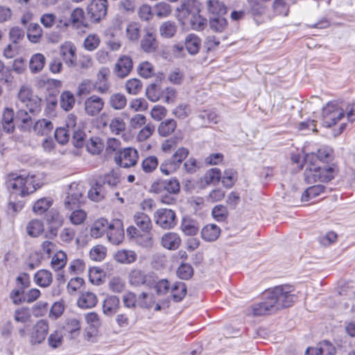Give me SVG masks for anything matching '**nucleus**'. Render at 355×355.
<instances>
[{"label":"nucleus","mask_w":355,"mask_h":355,"mask_svg":"<svg viewBox=\"0 0 355 355\" xmlns=\"http://www.w3.org/2000/svg\"><path fill=\"white\" fill-rule=\"evenodd\" d=\"M34 179V175L26 173H10L8 175L6 186L9 189H12L13 193L24 197L36 190Z\"/></svg>","instance_id":"f257e3e1"},{"label":"nucleus","mask_w":355,"mask_h":355,"mask_svg":"<svg viewBox=\"0 0 355 355\" xmlns=\"http://www.w3.org/2000/svg\"><path fill=\"white\" fill-rule=\"evenodd\" d=\"M293 291L294 288L291 285H279L266 290V295L269 294V300L274 302L275 308L277 311L293 305L295 298Z\"/></svg>","instance_id":"f03ea898"},{"label":"nucleus","mask_w":355,"mask_h":355,"mask_svg":"<svg viewBox=\"0 0 355 355\" xmlns=\"http://www.w3.org/2000/svg\"><path fill=\"white\" fill-rule=\"evenodd\" d=\"M306 162L304 172V180L308 184H312L317 181L329 182L335 175L334 168L329 166H319L318 164L309 161Z\"/></svg>","instance_id":"7ed1b4c3"},{"label":"nucleus","mask_w":355,"mask_h":355,"mask_svg":"<svg viewBox=\"0 0 355 355\" xmlns=\"http://www.w3.org/2000/svg\"><path fill=\"white\" fill-rule=\"evenodd\" d=\"M120 182L119 173L114 170L105 174L102 179L96 181L95 185L89 191V197L95 201H98L103 198L105 194V186L114 188Z\"/></svg>","instance_id":"20e7f679"},{"label":"nucleus","mask_w":355,"mask_h":355,"mask_svg":"<svg viewBox=\"0 0 355 355\" xmlns=\"http://www.w3.org/2000/svg\"><path fill=\"white\" fill-rule=\"evenodd\" d=\"M189 155V150L184 147L179 148L169 158L164 159L159 166L161 173L169 175L180 168L182 162Z\"/></svg>","instance_id":"39448f33"},{"label":"nucleus","mask_w":355,"mask_h":355,"mask_svg":"<svg viewBox=\"0 0 355 355\" xmlns=\"http://www.w3.org/2000/svg\"><path fill=\"white\" fill-rule=\"evenodd\" d=\"M345 111L338 104L329 102L322 109V125L331 128L345 116Z\"/></svg>","instance_id":"423d86ee"},{"label":"nucleus","mask_w":355,"mask_h":355,"mask_svg":"<svg viewBox=\"0 0 355 355\" xmlns=\"http://www.w3.org/2000/svg\"><path fill=\"white\" fill-rule=\"evenodd\" d=\"M128 282L133 286H146L153 288L155 284V275L154 272L133 269L128 274Z\"/></svg>","instance_id":"0eeeda50"},{"label":"nucleus","mask_w":355,"mask_h":355,"mask_svg":"<svg viewBox=\"0 0 355 355\" xmlns=\"http://www.w3.org/2000/svg\"><path fill=\"white\" fill-rule=\"evenodd\" d=\"M155 223L164 230H170L175 227L178 223L175 212L169 209H158L154 214Z\"/></svg>","instance_id":"6e6552de"},{"label":"nucleus","mask_w":355,"mask_h":355,"mask_svg":"<svg viewBox=\"0 0 355 355\" xmlns=\"http://www.w3.org/2000/svg\"><path fill=\"white\" fill-rule=\"evenodd\" d=\"M107 0H92L87 7V15L93 23H98L107 15Z\"/></svg>","instance_id":"1a4fd4ad"},{"label":"nucleus","mask_w":355,"mask_h":355,"mask_svg":"<svg viewBox=\"0 0 355 355\" xmlns=\"http://www.w3.org/2000/svg\"><path fill=\"white\" fill-rule=\"evenodd\" d=\"M178 17L182 24H187V20L200 12V3L197 0H184L177 8Z\"/></svg>","instance_id":"9d476101"},{"label":"nucleus","mask_w":355,"mask_h":355,"mask_svg":"<svg viewBox=\"0 0 355 355\" xmlns=\"http://www.w3.org/2000/svg\"><path fill=\"white\" fill-rule=\"evenodd\" d=\"M138 152L133 148H126L119 150L115 156L116 163L123 168H129L135 166L138 160Z\"/></svg>","instance_id":"9b49d317"},{"label":"nucleus","mask_w":355,"mask_h":355,"mask_svg":"<svg viewBox=\"0 0 355 355\" xmlns=\"http://www.w3.org/2000/svg\"><path fill=\"white\" fill-rule=\"evenodd\" d=\"M107 238L114 245H119L124 238L123 223L119 219H113L109 223V228L107 230Z\"/></svg>","instance_id":"f8f14e48"},{"label":"nucleus","mask_w":355,"mask_h":355,"mask_svg":"<svg viewBox=\"0 0 355 355\" xmlns=\"http://www.w3.org/2000/svg\"><path fill=\"white\" fill-rule=\"evenodd\" d=\"M273 302L269 300V295L265 291L262 295V300L251 306V311L254 316H261L275 313L276 311Z\"/></svg>","instance_id":"ddd939ff"},{"label":"nucleus","mask_w":355,"mask_h":355,"mask_svg":"<svg viewBox=\"0 0 355 355\" xmlns=\"http://www.w3.org/2000/svg\"><path fill=\"white\" fill-rule=\"evenodd\" d=\"M49 323L45 320H38L33 327L30 335V343L31 345H39L42 343L49 333Z\"/></svg>","instance_id":"4468645a"},{"label":"nucleus","mask_w":355,"mask_h":355,"mask_svg":"<svg viewBox=\"0 0 355 355\" xmlns=\"http://www.w3.org/2000/svg\"><path fill=\"white\" fill-rule=\"evenodd\" d=\"M180 190V182L176 178L159 180L151 186V191L154 193H179Z\"/></svg>","instance_id":"2eb2a0df"},{"label":"nucleus","mask_w":355,"mask_h":355,"mask_svg":"<svg viewBox=\"0 0 355 355\" xmlns=\"http://www.w3.org/2000/svg\"><path fill=\"white\" fill-rule=\"evenodd\" d=\"M82 195V189L78 184L76 182L70 184L67 191V196L64 200L65 208L71 210L77 207L80 202Z\"/></svg>","instance_id":"dca6fc26"},{"label":"nucleus","mask_w":355,"mask_h":355,"mask_svg":"<svg viewBox=\"0 0 355 355\" xmlns=\"http://www.w3.org/2000/svg\"><path fill=\"white\" fill-rule=\"evenodd\" d=\"M16 285L17 288L12 290L9 295L12 302H14L15 299L21 295L26 291V288L30 287L31 279L29 275L26 272H22L18 275L16 278Z\"/></svg>","instance_id":"f3484780"},{"label":"nucleus","mask_w":355,"mask_h":355,"mask_svg":"<svg viewBox=\"0 0 355 355\" xmlns=\"http://www.w3.org/2000/svg\"><path fill=\"white\" fill-rule=\"evenodd\" d=\"M103 106V100L96 95L89 96L85 101V110L88 115L92 116L98 114Z\"/></svg>","instance_id":"a211bd4d"},{"label":"nucleus","mask_w":355,"mask_h":355,"mask_svg":"<svg viewBox=\"0 0 355 355\" xmlns=\"http://www.w3.org/2000/svg\"><path fill=\"white\" fill-rule=\"evenodd\" d=\"M132 66L131 58L127 55H123L118 59L115 64L114 73L117 77L123 78L130 73Z\"/></svg>","instance_id":"6ab92c4d"},{"label":"nucleus","mask_w":355,"mask_h":355,"mask_svg":"<svg viewBox=\"0 0 355 355\" xmlns=\"http://www.w3.org/2000/svg\"><path fill=\"white\" fill-rule=\"evenodd\" d=\"M76 50L71 42H65L60 46V55L68 67H74L76 64Z\"/></svg>","instance_id":"aec40b11"},{"label":"nucleus","mask_w":355,"mask_h":355,"mask_svg":"<svg viewBox=\"0 0 355 355\" xmlns=\"http://www.w3.org/2000/svg\"><path fill=\"white\" fill-rule=\"evenodd\" d=\"M110 71L107 68H102L97 73L96 82L94 83V88L100 94L107 93L110 87L108 81Z\"/></svg>","instance_id":"412c9836"},{"label":"nucleus","mask_w":355,"mask_h":355,"mask_svg":"<svg viewBox=\"0 0 355 355\" xmlns=\"http://www.w3.org/2000/svg\"><path fill=\"white\" fill-rule=\"evenodd\" d=\"M336 349L334 345L327 340H324L318 344L316 347H308L305 355H335Z\"/></svg>","instance_id":"4be33fe9"},{"label":"nucleus","mask_w":355,"mask_h":355,"mask_svg":"<svg viewBox=\"0 0 355 355\" xmlns=\"http://www.w3.org/2000/svg\"><path fill=\"white\" fill-rule=\"evenodd\" d=\"M120 300L115 295L108 296L103 303V311L107 316L114 315L119 309Z\"/></svg>","instance_id":"5701e85b"},{"label":"nucleus","mask_w":355,"mask_h":355,"mask_svg":"<svg viewBox=\"0 0 355 355\" xmlns=\"http://www.w3.org/2000/svg\"><path fill=\"white\" fill-rule=\"evenodd\" d=\"M332 150L328 147L324 146L318 150L316 154H306L304 161L309 162L311 159H316L324 163H327L332 159Z\"/></svg>","instance_id":"b1692460"},{"label":"nucleus","mask_w":355,"mask_h":355,"mask_svg":"<svg viewBox=\"0 0 355 355\" xmlns=\"http://www.w3.org/2000/svg\"><path fill=\"white\" fill-rule=\"evenodd\" d=\"M108 220L104 218H101L96 220L90 228V235L92 237L98 239L107 233L109 228Z\"/></svg>","instance_id":"393cba45"},{"label":"nucleus","mask_w":355,"mask_h":355,"mask_svg":"<svg viewBox=\"0 0 355 355\" xmlns=\"http://www.w3.org/2000/svg\"><path fill=\"white\" fill-rule=\"evenodd\" d=\"M41 295V292L37 288H31L25 291L18 298L15 299L12 303L15 305H20L23 303L31 304L36 301Z\"/></svg>","instance_id":"a878e982"},{"label":"nucleus","mask_w":355,"mask_h":355,"mask_svg":"<svg viewBox=\"0 0 355 355\" xmlns=\"http://www.w3.org/2000/svg\"><path fill=\"white\" fill-rule=\"evenodd\" d=\"M33 279L37 286L42 288H46L52 283V273L47 270H39L35 273Z\"/></svg>","instance_id":"bb28decb"},{"label":"nucleus","mask_w":355,"mask_h":355,"mask_svg":"<svg viewBox=\"0 0 355 355\" xmlns=\"http://www.w3.org/2000/svg\"><path fill=\"white\" fill-rule=\"evenodd\" d=\"M97 302V297L94 293L85 292L80 295L78 300L77 304L80 308L87 309L94 307Z\"/></svg>","instance_id":"cd10ccee"},{"label":"nucleus","mask_w":355,"mask_h":355,"mask_svg":"<svg viewBox=\"0 0 355 355\" xmlns=\"http://www.w3.org/2000/svg\"><path fill=\"white\" fill-rule=\"evenodd\" d=\"M181 239L178 234L166 233L162 238V245L168 250H176L180 245Z\"/></svg>","instance_id":"c85d7f7f"},{"label":"nucleus","mask_w":355,"mask_h":355,"mask_svg":"<svg viewBox=\"0 0 355 355\" xmlns=\"http://www.w3.org/2000/svg\"><path fill=\"white\" fill-rule=\"evenodd\" d=\"M220 234V229L215 224L205 226L201 231V236L206 241H216Z\"/></svg>","instance_id":"c756f323"},{"label":"nucleus","mask_w":355,"mask_h":355,"mask_svg":"<svg viewBox=\"0 0 355 355\" xmlns=\"http://www.w3.org/2000/svg\"><path fill=\"white\" fill-rule=\"evenodd\" d=\"M137 258V255L133 250H118L114 254V259L123 264H130L134 263Z\"/></svg>","instance_id":"7c9ffc66"},{"label":"nucleus","mask_w":355,"mask_h":355,"mask_svg":"<svg viewBox=\"0 0 355 355\" xmlns=\"http://www.w3.org/2000/svg\"><path fill=\"white\" fill-rule=\"evenodd\" d=\"M158 46L155 35L148 32L141 40V48L146 53H153Z\"/></svg>","instance_id":"2f4dec72"},{"label":"nucleus","mask_w":355,"mask_h":355,"mask_svg":"<svg viewBox=\"0 0 355 355\" xmlns=\"http://www.w3.org/2000/svg\"><path fill=\"white\" fill-rule=\"evenodd\" d=\"M187 288L185 283L182 282H175L171 288V297L175 302H181L185 297Z\"/></svg>","instance_id":"473e14b6"},{"label":"nucleus","mask_w":355,"mask_h":355,"mask_svg":"<svg viewBox=\"0 0 355 355\" xmlns=\"http://www.w3.org/2000/svg\"><path fill=\"white\" fill-rule=\"evenodd\" d=\"M181 229L184 234L193 236L198 232L199 226L196 220L190 218L184 217L181 223Z\"/></svg>","instance_id":"72a5a7b5"},{"label":"nucleus","mask_w":355,"mask_h":355,"mask_svg":"<svg viewBox=\"0 0 355 355\" xmlns=\"http://www.w3.org/2000/svg\"><path fill=\"white\" fill-rule=\"evenodd\" d=\"M325 187L322 184H316L307 188L302 195L301 200L302 202H309L314 198L324 193Z\"/></svg>","instance_id":"f704fd0d"},{"label":"nucleus","mask_w":355,"mask_h":355,"mask_svg":"<svg viewBox=\"0 0 355 355\" xmlns=\"http://www.w3.org/2000/svg\"><path fill=\"white\" fill-rule=\"evenodd\" d=\"M207 6L208 12L211 16L225 15L227 12L225 4L218 0H209Z\"/></svg>","instance_id":"c9c22d12"},{"label":"nucleus","mask_w":355,"mask_h":355,"mask_svg":"<svg viewBox=\"0 0 355 355\" xmlns=\"http://www.w3.org/2000/svg\"><path fill=\"white\" fill-rule=\"evenodd\" d=\"M135 224L143 232H149L152 228V223L150 217L144 212H137L134 216Z\"/></svg>","instance_id":"e433bc0d"},{"label":"nucleus","mask_w":355,"mask_h":355,"mask_svg":"<svg viewBox=\"0 0 355 355\" xmlns=\"http://www.w3.org/2000/svg\"><path fill=\"white\" fill-rule=\"evenodd\" d=\"M46 62V58L42 53H35L32 55L29 62V68L33 73L41 71Z\"/></svg>","instance_id":"4c0bfd02"},{"label":"nucleus","mask_w":355,"mask_h":355,"mask_svg":"<svg viewBox=\"0 0 355 355\" xmlns=\"http://www.w3.org/2000/svg\"><path fill=\"white\" fill-rule=\"evenodd\" d=\"M53 129V125L49 120L42 119L35 122L33 130L39 135H47Z\"/></svg>","instance_id":"58836bf2"},{"label":"nucleus","mask_w":355,"mask_h":355,"mask_svg":"<svg viewBox=\"0 0 355 355\" xmlns=\"http://www.w3.org/2000/svg\"><path fill=\"white\" fill-rule=\"evenodd\" d=\"M178 30V26L175 21H166L163 22L159 28L160 35L164 38H171L173 37Z\"/></svg>","instance_id":"ea45409f"},{"label":"nucleus","mask_w":355,"mask_h":355,"mask_svg":"<svg viewBox=\"0 0 355 355\" xmlns=\"http://www.w3.org/2000/svg\"><path fill=\"white\" fill-rule=\"evenodd\" d=\"M201 44L200 39L194 34H189L185 40V47L191 55L196 54L200 49Z\"/></svg>","instance_id":"a19ab883"},{"label":"nucleus","mask_w":355,"mask_h":355,"mask_svg":"<svg viewBox=\"0 0 355 355\" xmlns=\"http://www.w3.org/2000/svg\"><path fill=\"white\" fill-rule=\"evenodd\" d=\"M42 36V29L37 23H31L27 28V37L32 43H38Z\"/></svg>","instance_id":"79ce46f5"},{"label":"nucleus","mask_w":355,"mask_h":355,"mask_svg":"<svg viewBox=\"0 0 355 355\" xmlns=\"http://www.w3.org/2000/svg\"><path fill=\"white\" fill-rule=\"evenodd\" d=\"M177 127V123L174 119H166L162 121L158 126V133L162 137H167L173 133Z\"/></svg>","instance_id":"37998d69"},{"label":"nucleus","mask_w":355,"mask_h":355,"mask_svg":"<svg viewBox=\"0 0 355 355\" xmlns=\"http://www.w3.org/2000/svg\"><path fill=\"white\" fill-rule=\"evenodd\" d=\"M223 16H210L209 26L213 31L221 33L226 28L227 21Z\"/></svg>","instance_id":"c03bdc74"},{"label":"nucleus","mask_w":355,"mask_h":355,"mask_svg":"<svg viewBox=\"0 0 355 355\" xmlns=\"http://www.w3.org/2000/svg\"><path fill=\"white\" fill-rule=\"evenodd\" d=\"M75 101L73 94L69 91H64L60 95V105L64 111L71 110L74 106Z\"/></svg>","instance_id":"a18cd8bd"},{"label":"nucleus","mask_w":355,"mask_h":355,"mask_svg":"<svg viewBox=\"0 0 355 355\" xmlns=\"http://www.w3.org/2000/svg\"><path fill=\"white\" fill-rule=\"evenodd\" d=\"M109 104L114 110H120L126 106L127 98L123 94L115 93L110 96Z\"/></svg>","instance_id":"49530a36"},{"label":"nucleus","mask_w":355,"mask_h":355,"mask_svg":"<svg viewBox=\"0 0 355 355\" xmlns=\"http://www.w3.org/2000/svg\"><path fill=\"white\" fill-rule=\"evenodd\" d=\"M87 150L92 155H98L103 150L104 144L101 138L92 137L85 145Z\"/></svg>","instance_id":"de8ad7c7"},{"label":"nucleus","mask_w":355,"mask_h":355,"mask_svg":"<svg viewBox=\"0 0 355 355\" xmlns=\"http://www.w3.org/2000/svg\"><path fill=\"white\" fill-rule=\"evenodd\" d=\"M26 231L31 237H37L44 231V224L40 220H32L28 223Z\"/></svg>","instance_id":"09e8293b"},{"label":"nucleus","mask_w":355,"mask_h":355,"mask_svg":"<svg viewBox=\"0 0 355 355\" xmlns=\"http://www.w3.org/2000/svg\"><path fill=\"white\" fill-rule=\"evenodd\" d=\"M187 23H189L192 29L200 31L204 30L207 26V19L198 13L191 17L187 20Z\"/></svg>","instance_id":"8fccbe9b"},{"label":"nucleus","mask_w":355,"mask_h":355,"mask_svg":"<svg viewBox=\"0 0 355 355\" xmlns=\"http://www.w3.org/2000/svg\"><path fill=\"white\" fill-rule=\"evenodd\" d=\"M146 95L150 101L156 102L158 101L163 96V90L161 87L153 83L148 86L146 89Z\"/></svg>","instance_id":"3c124183"},{"label":"nucleus","mask_w":355,"mask_h":355,"mask_svg":"<svg viewBox=\"0 0 355 355\" xmlns=\"http://www.w3.org/2000/svg\"><path fill=\"white\" fill-rule=\"evenodd\" d=\"M46 220L49 224L60 227L62 225L64 218L55 209H51L46 215Z\"/></svg>","instance_id":"603ef678"},{"label":"nucleus","mask_w":355,"mask_h":355,"mask_svg":"<svg viewBox=\"0 0 355 355\" xmlns=\"http://www.w3.org/2000/svg\"><path fill=\"white\" fill-rule=\"evenodd\" d=\"M70 20L73 25L77 26H87V24L85 22V12L80 8H76L72 11Z\"/></svg>","instance_id":"864d4df0"},{"label":"nucleus","mask_w":355,"mask_h":355,"mask_svg":"<svg viewBox=\"0 0 355 355\" xmlns=\"http://www.w3.org/2000/svg\"><path fill=\"white\" fill-rule=\"evenodd\" d=\"M67 254L62 251L57 252L51 259V266L55 270L63 268L67 263Z\"/></svg>","instance_id":"5fc2aeb1"},{"label":"nucleus","mask_w":355,"mask_h":355,"mask_svg":"<svg viewBox=\"0 0 355 355\" xmlns=\"http://www.w3.org/2000/svg\"><path fill=\"white\" fill-rule=\"evenodd\" d=\"M237 180V172L233 168L225 170L222 184L226 188H231Z\"/></svg>","instance_id":"6e6d98bb"},{"label":"nucleus","mask_w":355,"mask_h":355,"mask_svg":"<svg viewBox=\"0 0 355 355\" xmlns=\"http://www.w3.org/2000/svg\"><path fill=\"white\" fill-rule=\"evenodd\" d=\"M52 200L51 198H43L36 201L33 205V211L37 214L42 215L45 213L52 205Z\"/></svg>","instance_id":"4d7b16f0"},{"label":"nucleus","mask_w":355,"mask_h":355,"mask_svg":"<svg viewBox=\"0 0 355 355\" xmlns=\"http://www.w3.org/2000/svg\"><path fill=\"white\" fill-rule=\"evenodd\" d=\"M28 111L33 115L37 114L41 111V99L34 96L24 104Z\"/></svg>","instance_id":"13d9d810"},{"label":"nucleus","mask_w":355,"mask_h":355,"mask_svg":"<svg viewBox=\"0 0 355 355\" xmlns=\"http://www.w3.org/2000/svg\"><path fill=\"white\" fill-rule=\"evenodd\" d=\"M178 277L181 279L188 280L193 275V269L189 263H182L176 271Z\"/></svg>","instance_id":"bf43d9fd"},{"label":"nucleus","mask_w":355,"mask_h":355,"mask_svg":"<svg viewBox=\"0 0 355 355\" xmlns=\"http://www.w3.org/2000/svg\"><path fill=\"white\" fill-rule=\"evenodd\" d=\"M155 14L159 18L166 17L171 12V6L165 2L157 3L153 8Z\"/></svg>","instance_id":"052dcab7"},{"label":"nucleus","mask_w":355,"mask_h":355,"mask_svg":"<svg viewBox=\"0 0 355 355\" xmlns=\"http://www.w3.org/2000/svg\"><path fill=\"white\" fill-rule=\"evenodd\" d=\"M211 214L216 220L223 222L227 219L228 211L226 207L222 205H218L212 209Z\"/></svg>","instance_id":"680f3d73"},{"label":"nucleus","mask_w":355,"mask_h":355,"mask_svg":"<svg viewBox=\"0 0 355 355\" xmlns=\"http://www.w3.org/2000/svg\"><path fill=\"white\" fill-rule=\"evenodd\" d=\"M221 178L220 170L217 168H211L205 173V180L207 184H217Z\"/></svg>","instance_id":"e2e57ef3"},{"label":"nucleus","mask_w":355,"mask_h":355,"mask_svg":"<svg viewBox=\"0 0 355 355\" xmlns=\"http://www.w3.org/2000/svg\"><path fill=\"white\" fill-rule=\"evenodd\" d=\"M107 253V249L103 245H96L93 247L89 252V257L94 261H102L105 259Z\"/></svg>","instance_id":"0e129e2a"},{"label":"nucleus","mask_w":355,"mask_h":355,"mask_svg":"<svg viewBox=\"0 0 355 355\" xmlns=\"http://www.w3.org/2000/svg\"><path fill=\"white\" fill-rule=\"evenodd\" d=\"M142 87V84L139 79L132 78L127 80L125 83V89L127 92L132 95L137 94Z\"/></svg>","instance_id":"69168bd1"},{"label":"nucleus","mask_w":355,"mask_h":355,"mask_svg":"<svg viewBox=\"0 0 355 355\" xmlns=\"http://www.w3.org/2000/svg\"><path fill=\"white\" fill-rule=\"evenodd\" d=\"M31 317L30 310L28 307H21L15 311L14 318L15 321L26 323Z\"/></svg>","instance_id":"338daca9"},{"label":"nucleus","mask_w":355,"mask_h":355,"mask_svg":"<svg viewBox=\"0 0 355 355\" xmlns=\"http://www.w3.org/2000/svg\"><path fill=\"white\" fill-rule=\"evenodd\" d=\"M158 165V159L155 156H148L141 163L142 169L146 173H151Z\"/></svg>","instance_id":"774afa93"}]
</instances>
